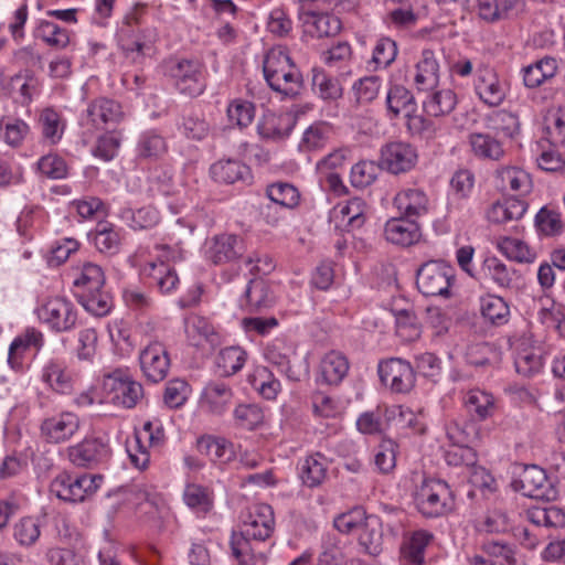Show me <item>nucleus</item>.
<instances>
[{"label": "nucleus", "instance_id": "obj_1", "mask_svg": "<svg viewBox=\"0 0 565 565\" xmlns=\"http://www.w3.org/2000/svg\"><path fill=\"white\" fill-rule=\"evenodd\" d=\"M158 36L157 28L148 21L143 4H137L127 12L117 30L120 47L127 55H134V60L150 55Z\"/></svg>", "mask_w": 565, "mask_h": 565}, {"label": "nucleus", "instance_id": "obj_2", "mask_svg": "<svg viewBox=\"0 0 565 565\" xmlns=\"http://www.w3.org/2000/svg\"><path fill=\"white\" fill-rule=\"evenodd\" d=\"M263 72L270 88L287 97H296L303 86L300 70L282 46L270 49L263 62Z\"/></svg>", "mask_w": 565, "mask_h": 565}, {"label": "nucleus", "instance_id": "obj_3", "mask_svg": "<svg viewBox=\"0 0 565 565\" xmlns=\"http://www.w3.org/2000/svg\"><path fill=\"white\" fill-rule=\"evenodd\" d=\"M414 501L425 518H440L454 509V497L449 486L438 479H427L416 489Z\"/></svg>", "mask_w": 565, "mask_h": 565}, {"label": "nucleus", "instance_id": "obj_4", "mask_svg": "<svg viewBox=\"0 0 565 565\" xmlns=\"http://www.w3.org/2000/svg\"><path fill=\"white\" fill-rule=\"evenodd\" d=\"M456 282V269L444 260H428L416 274L418 290L426 297H451V287Z\"/></svg>", "mask_w": 565, "mask_h": 565}, {"label": "nucleus", "instance_id": "obj_5", "mask_svg": "<svg viewBox=\"0 0 565 565\" xmlns=\"http://www.w3.org/2000/svg\"><path fill=\"white\" fill-rule=\"evenodd\" d=\"M166 72L183 95L196 97L206 88L204 67L199 61L173 58L166 63Z\"/></svg>", "mask_w": 565, "mask_h": 565}, {"label": "nucleus", "instance_id": "obj_6", "mask_svg": "<svg viewBox=\"0 0 565 565\" xmlns=\"http://www.w3.org/2000/svg\"><path fill=\"white\" fill-rule=\"evenodd\" d=\"M103 477L100 475L82 473L74 476L63 471L51 482V492L58 499L68 502H81L94 494L100 487Z\"/></svg>", "mask_w": 565, "mask_h": 565}, {"label": "nucleus", "instance_id": "obj_7", "mask_svg": "<svg viewBox=\"0 0 565 565\" xmlns=\"http://www.w3.org/2000/svg\"><path fill=\"white\" fill-rule=\"evenodd\" d=\"M166 434L162 423L154 418L146 420L140 430H137L132 444L127 446L131 463L139 470H143L150 462L148 447L158 448L163 445Z\"/></svg>", "mask_w": 565, "mask_h": 565}, {"label": "nucleus", "instance_id": "obj_8", "mask_svg": "<svg viewBox=\"0 0 565 565\" xmlns=\"http://www.w3.org/2000/svg\"><path fill=\"white\" fill-rule=\"evenodd\" d=\"M104 390L111 395L110 399L117 405L132 408L143 397L141 383L132 379L127 370L116 369L103 377Z\"/></svg>", "mask_w": 565, "mask_h": 565}, {"label": "nucleus", "instance_id": "obj_9", "mask_svg": "<svg viewBox=\"0 0 565 565\" xmlns=\"http://www.w3.org/2000/svg\"><path fill=\"white\" fill-rule=\"evenodd\" d=\"M246 252L245 241L242 236L222 233L212 236L205 242V258L213 265L235 264L243 258Z\"/></svg>", "mask_w": 565, "mask_h": 565}, {"label": "nucleus", "instance_id": "obj_10", "mask_svg": "<svg viewBox=\"0 0 565 565\" xmlns=\"http://www.w3.org/2000/svg\"><path fill=\"white\" fill-rule=\"evenodd\" d=\"M67 459L77 468L92 469L109 459L111 449L107 440L86 437L65 449Z\"/></svg>", "mask_w": 565, "mask_h": 565}, {"label": "nucleus", "instance_id": "obj_11", "mask_svg": "<svg viewBox=\"0 0 565 565\" xmlns=\"http://www.w3.org/2000/svg\"><path fill=\"white\" fill-rule=\"evenodd\" d=\"M38 317L53 331L67 332L76 326L77 310L71 300L55 297L46 300L38 309Z\"/></svg>", "mask_w": 565, "mask_h": 565}, {"label": "nucleus", "instance_id": "obj_12", "mask_svg": "<svg viewBox=\"0 0 565 565\" xmlns=\"http://www.w3.org/2000/svg\"><path fill=\"white\" fill-rule=\"evenodd\" d=\"M512 487L524 497L535 500L550 501L556 495L545 471L536 465L525 466L519 477L513 479Z\"/></svg>", "mask_w": 565, "mask_h": 565}, {"label": "nucleus", "instance_id": "obj_13", "mask_svg": "<svg viewBox=\"0 0 565 565\" xmlns=\"http://www.w3.org/2000/svg\"><path fill=\"white\" fill-rule=\"evenodd\" d=\"M377 372L382 383L393 392L405 394L411 392L416 382L414 366L401 358H390L381 361Z\"/></svg>", "mask_w": 565, "mask_h": 565}, {"label": "nucleus", "instance_id": "obj_14", "mask_svg": "<svg viewBox=\"0 0 565 565\" xmlns=\"http://www.w3.org/2000/svg\"><path fill=\"white\" fill-rule=\"evenodd\" d=\"M124 118L119 103L114 99L99 97L90 102L81 114L79 125L87 131L93 132L103 129L106 125L118 124Z\"/></svg>", "mask_w": 565, "mask_h": 565}, {"label": "nucleus", "instance_id": "obj_15", "mask_svg": "<svg viewBox=\"0 0 565 565\" xmlns=\"http://www.w3.org/2000/svg\"><path fill=\"white\" fill-rule=\"evenodd\" d=\"M417 160V150L408 142L392 141L381 148V167L392 174L397 175L411 171L416 166Z\"/></svg>", "mask_w": 565, "mask_h": 565}, {"label": "nucleus", "instance_id": "obj_16", "mask_svg": "<svg viewBox=\"0 0 565 565\" xmlns=\"http://www.w3.org/2000/svg\"><path fill=\"white\" fill-rule=\"evenodd\" d=\"M81 427L79 417L72 412H62L42 420L40 434L45 443L64 444L77 434Z\"/></svg>", "mask_w": 565, "mask_h": 565}, {"label": "nucleus", "instance_id": "obj_17", "mask_svg": "<svg viewBox=\"0 0 565 565\" xmlns=\"http://www.w3.org/2000/svg\"><path fill=\"white\" fill-rule=\"evenodd\" d=\"M140 367L148 381H163L170 369V358L166 347L158 341L149 343L139 354Z\"/></svg>", "mask_w": 565, "mask_h": 565}, {"label": "nucleus", "instance_id": "obj_18", "mask_svg": "<svg viewBox=\"0 0 565 565\" xmlns=\"http://www.w3.org/2000/svg\"><path fill=\"white\" fill-rule=\"evenodd\" d=\"M275 529L273 508L266 503H257L252 507L247 519L243 522L242 529L246 536L254 541L264 542L269 539Z\"/></svg>", "mask_w": 565, "mask_h": 565}, {"label": "nucleus", "instance_id": "obj_19", "mask_svg": "<svg viewBox=\"0 0 565 565\" xmlns=\"http://www.w3.org/2000/svg\"><path fill=\"white\" fill-rule=\"evenodd\" d=\"M292 354V349L280 339L274 340L265 349L266 360L277 366L290 381L298 382L308 373V366L306 363L303 366L294 365L290 359Z\"/></svg>", "mask_w": 565, "mask_h": 565}, {"label": "nucleus", "instance_id": "obj_20", "mask_svg": "<svg viewBox=\"0 0 565 565\" xmlns=\"http://www.w3.org/2000/svg\"><path fill=\"white\" fill-rule=\"evenodd\" d=\"M475 92L488 106L497 107L505 98L507 89L494 70L484 66L477 71Z\"/></svg>", "mask_w": 565, "mask_h": 565}, {"label": "nucleus", "instance_id": "obj_21", "mask_svg": "<svg viewBox=\"0 0 565 565\" xmlns=\"http://www.w3.org/2000/svg\"><path fill=\"white\" fill-rule=\"evenodd\" d=\"M234 392L232 387L220 381L209 382L201 394V407L216 416L223 415L233 404Z\"/></svg>", "mask_w": 565, "mask_h": 565}, {"label": "nucleus", "instance_id": "obj_22", "mask_svg": "<svg viewBox=\"0 0 565 565\" xmlns=\"http://www.w3.org/2000/svg\"><path fill=\"white\" fill-rule=\"evenodd\" d=\"M434 535L427 530H415L406 533L401 544V562L403 565H424L427 546Z\"/></svg>", "mask_w": 565, "mask_h": 565}, {"label": "nucleus", "instance_id": "obj_23", "mask_svg": "<svg viewBox=\"0 0 565 565\" xmlns=\"http://www.w3.org/2000/svg\"><path fill=\"white\" fill-rule=\"evenodd\" d=\"M440 78V65L431 49H424L415 64L414 85L417 90L429 92L437 88Z\"/></svg>", "mask_w": 565, "mask_h": 565}, {"label": "nucleus", "instance_id": "obj_24", "mask_svg": "<svg viewBox=\"0 0 565 565\" xmlns=\"http://www.w3.org/2000/svg\"><path fill=\"white\" fill-rule=\"evenodd\" d=\"M417 104L413 93L401 84H391L385 97V116L388 120L406 118L416 110Z\"/></svg>", "mask_w": 565, "mask_h": 565}, {"label": "nucleus", "instance_id": "obj_25", "mask_svg": "<svg viewBox=\"0 0 565 565\" xmlns=\"http://www.w3.org/2000/svg\"><path fill=\"white\" fill-rule=\"evenodd\" d=\"M478 14L487 22L519 17L525 8V0H477Z\"/></svg>", "mask_w": 565, "mask_h": 565}, {"label": "nucleus", "instance_id": "obj_26", "mask_svg": "<svg viewBox=\"0 0 565 565\" xmlns=\"http://www.w3.org/2000/svg\"><path fill=\"white\" fill-rule=\"evenodd\" d=\"M350 363L340 351L331 350L320 360L318 381L327 385H339L348 375Z\"/></svg>", "mask_w": 565, "mask_h": 565}, {"label": "nucleus", "instance_id": "obj_27", "mask_svg": "<svg viewBox=\"0 0 565 565\" xmlns=\"http://www.w3.org/2000/svg\"><path fill=\"white\" fill-rule=\"evenodd\" d=\"M476 279H490L500 289H511L519 279L518 271L495 256L483 259Z\"/></svg>", "mask_w": 565, "mask_h": 565}, {"label": "nucleus", "instance_id": "obj_28", "mask_svg": "<svg viewBox=\"0 0 565 565\" xmlns=\"http://www.w3.org/2000/svg\"><path fill=\"white\" fill-rule=\"evenodd\" d=\"M295 118L288 114L266 111L257 124V132L264 139L284 140L291 134Z\"/></svg>", "mask_w": 565, "mask_h": 565}, {"label": "nucleus", "instance_id": "obj_29", "mask_svg": "<svg viewBox=\"0 0 565 565\" xmlns=\"http://www.w3.org/2000/svg\"><path fill=\"white\" fill-rule=\"evenodd\" d=\"M298 476L307 488L313 489L321 486L328 477L327 457L316 452L299 460Z\"/></svg>", "mask_w": 565, "mask_h": 565}, {"label": "nucleus", "instance_id": "obj_30", "mask_svg": "<svg viewBox=\"0 0 565 565\" xmlns=\"http://www.w3.org/2000/svg\"><path fill=\"white\" fill-rule=\"evenodd\" d=\"M386 241L395 245L411 246L420 238V230L415 221L409 217L391 218L384 227Z\"/></svg>", "mask_w": 565, "mask_h": 565}, {"label": "nucleus", "instance_id": "obj_31", "mask_svg": "<svg viewBox=\"0 0 565 565\" xmlns=\"http://www.w3.org/2000/svg\"><path fill=\"white\" fill-rule=\"evenodd\" d=\"M88 241L104 255L113 256L119 253L121 247V233L114 224L102 222L88 232Z\"/></svg>", "mask_w": 565, "mask_h": 565}, {"label": "nucleus", "instance_id": "obj_32", "mask_svg": "<svg viewBox=\"0 0 565 565\" xmlns=\"http://www.w3.org/2000/svg\"><path fill=\"white\" fill-rule=\"evenodd\" d=\"M462 401L467 412L475 420L482 422L491 418L498 409L497 398L492 393L480 388L469 390Z\"/></svg>", "mask_w": 565, "mask_h": 565}, {"label": "nucleus", "instance_id": "obj_33", "mask_svg": "<svg viewBox=\"0 0 565 565\" xmlns=\"http://www.w3.org/2000/svg\"><path fill=\"white\" fill-rule=\"evenodd\" d=\"M141 273L148 279V284L162 294L173 291L179 284L175 270L164 262H149Z\"/></svg>", "mask_w": 565, "mask_h": 565}, {"label": "nucleus", "instance_id": "obj_34", "mask_svg": "<svg viewBox=\"0 0 565 565\" xmlns=\"http://www.w3.org/2000/svg\"><path fill=\"white\" fill-rule=\"evenodd\" d=\"M168 151L166 138L156 129L142 131L136 143V159L138 161H157Z\"/></svg>", "mask_w": 565, "mask_h": 565}, {"label": "nucleus", "instance_id": "obj_35", "mask_svg": "<svg viewBox=\"0 0 565 565\" xmlns=\"http://www.w3.org/2000/svg\"><path fill=\"white\" fill-rule=\"evenodd\" d=\"M303 32L312 38L334 36L341 30L338 17L324 12H307L301 17Z\"/></svg>", "mask_w": 565, "mask_h": 565}, {"label": "nucleus", "instance_id": "obj_36", "mask_svg": "<svg viewBox=\"0 0 565 565\" xmlns=\"http://www.w3.org/2000/svg\"><path fill=\"white\" fill-rule=\"evenodd\" d=\"M196 449L201 455L206 456L212 462L225 465L235 458L234 446L222 437L212 435L201 436L196 440Z\"/></svg>", "mask_w": 565, "mask_h": 565}, {"label": "nucleus", "instance_id": "obj_37", "mask_svg": "<svg viewBox=\"0 0 565 565\" xmlns=\"http://www.w3.org/2000/svg\"><path fill=\"white\" fill-rule=\"evenodd\" d=\"M210 174L215 182L234 184L250 179V169L234 159H222L210 167Z\"/></svg>", "mask_w": 565, "mask_h": 565}, {"label": "nucleus", "instance_id": "obj_38", "mask_svg": "<svg viewBox=\"0 0 565 565\" xmlns=\"http://www.w3.org/2000/svg\"><path fill=\"white\" fill-rule=\"evenodd\" d=\"M527 210V203L519 196H509L491 205L487 217L491 223L502 224L520 220Z\"/></svg>", "mask_w": 565, "mask_h": 565}, {"label": "nucleus", "instance_id": "obj_39", "mask_svg": "<svg viewBox=\"0 0 565 565\" xmlns=\"http://www.w3.org/2000/svg\"><path fill=\"white\" fill-rule=\"evenodd\" d=\"M383 540L382 520L375 514H370L360 530L359 544L369 555L377 556L383 551Z\"/></svg>", "mask_w": 565, "mask_h": 565}, {"label": "nucleus", "instance_id": "obj_40", "mask_svg": "<svg viewBox=\"0 0 565 565\" xmlns=\"http://www.w3.org/2000/svg\"><path fill=\"white\" fill-rule=\"evenodd\" d=\"M333 136L331 124L319 120L308 126L298 143L300 152H312L323 149Z\"/></svg>", "mask_w": 565, "mask_h": 565}, {"label": "nucleus", "instance_id": "obj_41", "mask_svg": "<svg viewBox=\"0 0 565 565\" xmlns=\"http://www.w3.org/2000/svg\"><path fill=\"white\" fill-rule=\"evenodd\" d=\"M395 206L406 217H419L428 211V198L420 189H405L394 199Z\"/></svg>", "mask_w": 565, "mask_h": 565}, {"label": "nucleus", "instance_id": "obj_42", "mask_svg": "<svg viewBox=\"0 0 565 565\" xmlns=\"http://www.w3.org/2000/svg\"><path fill=\"white\" fill-rule=\"evenodd\" d=\"M41 379L57 393L68 394L73 390V377L63 361H47L42 369Z\"/></svg>", "mask_w": 565, "mask_h": 565}, {"label": "nucleus", "instance_id": "obj_43", "mask_svg": "<svg viewBox=\"0 0 565 565\" xmlns=\"http://www.w3.org/2000/svg\"><path fill=\"white\" fill-rule=\"evenodd\" d=\"M423 100V110L427 117H443L449 115L457 105V95L450 88L430 89Z\"/></svg>", "mask_w": 565, "mask_h": 565}, {"label": "nucleus", "instance_id": "obj_44", "mask_svg": "<svg viewBox=\"0 0 565 565\" xmlns=\"http://www.w3.org/2000/svg\"><path fill=\"white\" fill-rule=\"evenodd\" d=\"M557 70L556 58L544 56L522 68L523 83L527 88H536L553 78Z\"/></svg>", "mask_w": 565, "mask_h": 565}, {"label": "nucleus", "instance_id": "obj_45", "mask_svg": "<svg viewBox=\"0 0 565 565\" xmlns=\"http://www.w3.org/2000/svg\"><path fill=\"white\" fill-rule=\"evenodd\" d=\"M247 360V352L238 347H226L216 354L214 365L216 373L223 377H230L239 372Z\"/></svg>", "mask_w": 565, "mask_h": 565}, {"label": "nucleus", "instance_id": "obj_46", "mask_svg": "<svg viewBox=\"0 0 565 565\" xmlns=\"http://www.w3.org/2000/svg\"><path fill=\"white\" fill-rule=\"evenodd\" d=\"M468 143L475 157L483 160H500L504 154L502 143L488 132H471Z\"/></svg>", "mask_w": 565, "mask_h": 565}, {"label": "nucleus", "instance_id": "obj_47", "mask_svg": "<svg viewBox=\"0 0 565 565\" xmlns=\"http://www.w3.org/2000/svg\"><path fill=\"white\" fill-rule=\"evenodd\" d=\"M183 501L195 514L204 516L213 509V491L202 484L188 483L183 490Z\"/></svg>", "mask_w": 565, "mask_h": 565}, {"label": "nucleus", "instance_id": "obj_48", "mask_svg": "<svg viewBox=\"0 0 565 565\" xmlns=\"http://www.w3.org/2000/svg\"><path fill=\"white\" fill-rule=\"evenodd\" d=\"M242 306L249 311H257L269 307L274 297L267 282L259 278L250 279L242 298Z\"/></svg>", "mask_w": 565, "mask_h": 565}, {"label": "nucleus", "instance_id": "obj_49", "mask_svg": "<svg viewBox=\"0 0 565 565\" xmlns=\"http://www.w3.org/2000/svg\"><path fill=\"white\" fill-rule=\"evenodd\" d=\"M312 89L326 102L337 100L343 94V88L338 78L319 67L312 70Z\"/></svg>", "mask_w": 565, "mask_h": 565}, {"label": "nucleus", "instance_id": "obj_50", "mask_svg": "<svg viewBox=\"0 0 565 565\" xmlns=\"http://www.w3.org/2000/svg\"><path fill=\"white\" fill-rule=\"evenodd\" d=\"M497 178L500 180L502 189L516 192L519 198L530 193L532 189L530 175L515 167H504L498 170Z\"/></svg>", "mask_w": 565, "mask_h": 565}, {"label": "nucleus", "instance_id": "obj_51", "mask_svg": "<svg viewBox=\"0 0 565 565\" xmlns=\"http://www.w3.org/2000/svg\"><path fill=\"white\" fill-rule=\"evenodd\" d=\"M77 298L84 309L96 317L108 315L113 307L111 296L103 288L82 291Z\"/></svg>", "mask_w": 565, "mask_h": 565}, {"label": "nucleus", "instance_id": "obj_52", "mask_svg": "<svg viewBox=\"0 0 565 565\" xmlns=\"http://www.w3.org/2000/svg\"><path fill=\"white\" fill-rule=\"evenodd\" d=\"M397 53V43L388 36H381L375 41L369 66L373 71L385 70L396 60Z\"/></svg>", "mask_w": 565, "mask_h": 565}, {"label": "nucleus", "instance_id": "obj_53", "mask_svg": "<svg viewBox=\"0 0 565 565\" xmlns=\"http://www.w3.org/2000/svg\"><path fill=\"white\" fill-rule=\"evenodd\" d=\"M42 520L36 516H23L13 525V539L23 547L33 546L40 539Z\"/></svg>", "mask_w": 565, "mask_h": 565}, {"label": "nucleus", "instance_id": "obj_54", "mask_svg": "<svg viewBox=\"0 0 565 565\" xmlns=\"http://www.w3.org/2000/svg\"><path fill=\"white\" fill-rule=\"evenodd\" d=\"M510 344L518 351L514 358V365L519 374L523 376H531L541 370L542 358L539 353L533 349L519 350L522 344L521 339H516L514 337L510 339Z\"/></svg>", "mask_w": 565, "mask_h": 565}, {"label": "nucleus", "instance_id": "obj_55", "mask_svg": "<svg viewBox=\"0 0 565 565\" xmlns=\"http://www.w3.org/2000/svg\"><path fill=\"white\" fill-rule=\"evenodd\" d=\"M120 217L135 231L152 228L160 221L158 210L150 205L138 210L124 209L120 213Z\"/></svg>", "mask_w": 565, "mask_h": 565}, {"label": "nucleus", "instance_id": "obj_56", "mask_svg": "<svg viewBox=\"0 0 565 565\" xmlns=\"http://www.w3.org/2000/svg\"><path fill=\"white\" fill-rule=\"evenodd\" d=\"M497 247L505 257L516 263H532L536 257L535 252L519 238L501 237L498 241Z\"/></svg>", "mask_w": 565, "mask_h": 565}, {"label": "nucleus", "instance_id": "obj_57", "mask_svg": "<svg viewBox=\"0 0 565 565\" xmlns=\"http://www.w3.org/2000/svg\"><path fill=\"white\" fill-rule=\"evenodd\" d=\"M186 332L189 337L195 341V345H200L202 340L210 343L211 347H216L221 343L220 334L215 331L213 324L203 317H192L188 321Z\"/></svg>", "mask_w": 565, "mask_h": 565}, {"label": "nucleus", "instance_id": "obj_58", "mask_svg": "<svg viewBox=\"0 0 565 565\" xmlns=\"http://www.w3.org/2000/svg\"><path fill=\"white\" fill-rule=\"evenodd\" d=\"M268 199L286 209H295L300 202L298 189L288 182H275L266 189Z\"/></svg>", "mask_w": 565, "mask_h": 565}, {"label": "nucleus", "instance_id": "obj_59", "mask_svg": "<svg viewBox=\"0 0 565 565\" xmlns=\"http://www.w3.org/2000/svg\"><path fill=\"white\" fill-rule=\"evenodd\" d=\"M34 36L52 47L63 49L70 42L68 33L54 22L41 20L34 29Z\"/></svg>", "mask_w": 565, "mask_h": 565}, {"label": "nucleus", "instance_id": "obj_60", "mask_svg": "<svg viewBox=\"0 0 565 565\" xmlns=\"http://www.w3.org/2000/svg\"><path fill=\"white\" fill-rule=\"evenodd\" d=\"M481 313L492 324L502 326L509 320L510 308L502 297L488 296L481 298Z\"/></svg>", "mask_w": 565, "mask_h": 565}, {"label": "nucleus", "instance_id": "obj_61", "mask_svg": "<svg viewBox=\"0 0 565 565\" xmlns=\"http://www.w3.org/2000/svg\"><path fill=\"white\" fill-rule=\"evenodd\" d=\"M381 163L371 160H362L351 168L350 180L351 184L358 189H364L371 185L379 177Z\"/></svg>", "mask_w": 565, "mask_h": 565}, {"label": "nucleus", "instance_id": "obj_62", "mask_svg": "<svg viewBox=\"0 0 565 565\" xmlns=\"http://www.w3.org/2000/svg\"><path fill=\"white\" fill-rule=\"evenodd\" d=\"M252 386L266 399H274L280 391V382L265 366L257 367L249 377Z\"/></svg>", "mask_w": 565, "mask_h": 565}, {"label": "nucleus", "instance_id": "obj_63", "mask_svg": "<svg viewBox=\"0 0 565 565\" xmlns=\"http://www.w3.org/2000/svg\"><path fill=\"white\" fill-rule=\"evenodd\" d=\"M545 130L553 146H565V108H553L544 118Z\"/></svg>", "mask_w": 565, "mask_h": 565}, {"label": "nucleus", "instance_id": "obj_64", "mask_svg": "<svg viewBox=\"0 0 565 565\" xmlns=\"http://www.w3.org/2000/svg\"><path fill=\"white\" fill-rule=\"evenodd\" d=\"M539 321L547 329L555 330L565 338V307L554 301L550 307H542L537 312Z\"/></svg>", "mask_w": 565, "mask_h": 565}]
</instances>
